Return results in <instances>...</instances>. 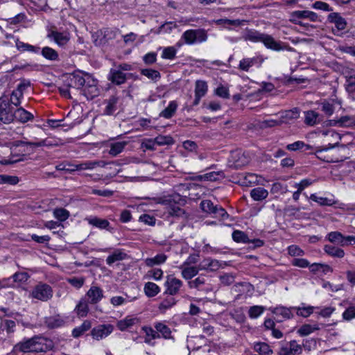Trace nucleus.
I'll return each mask as SVG.
<instances>
[{
    "instance_id": "11",
    "label": "nucleus",
    "mask_w": 355,
    "mask_h": 355,
    "mask_svg": "<svg viewBox=\"0 0 355 355\" xmlns=\"http://www.w3.org/2000/svg\"><path fill=\"white\" fill-rule=\"evenodd\" d=\"M34 349L35 352H46L51 350L53 347V342L47 338L42 336H34Z\"/></svg>"
},
{
    "instance_id": "9",
    "label": "nucleus",
    "mask_w": 355,
    "mask_h": 355,
    "mask_svg": "<svg viewBox=\"0 0 355 355\" xmlns=\"http://www.w3.org/2000/svg\"><path fill=\"white\" fill-rule=\"evenodd\" d=\"M30 86V82L28 80L21 81L17 87L16 89L13 90L10 98V104L16 107L19 106L21 103V100L24 96V92Z\"/></svg>"
},
{
    "instance_id": "32",
    "label": "nucleus",
    "mask_w": 355,
    "mask_h": 355,
    "mask_svg": "<svg viewBox=\"0 0 355 355\" xmlns=\"http://www.w3.org/2000/svg\"><path fill=\"white\" fill-rule=\"evenodd\" d=\"M320 121V115L313 110H309L304 112V123L310 126H313Z\"/></svg>"
},
{
    "instance_id": "50",
    "label": "nucleus",
    "mask_w": 355,
    "mask_h": 355,
    "mask_svg": "<svg viewBox=\"0 0 355 355\" xmlns=\"http://www.w3.org/2000/svg\"><path fill=\"white\" fill-rule=\"evenodd\" d=\"M232 239L235 242L250 243L251 239H250L246 234L240 230H235L232 232Z\"/></svg>"
},
{
    "instance_id": "39",
    "label": "nucleus",
    "mask_w": 355,
    "mask_h": 355,
    "mask_svg": "<svg viewBox=\"0 0 355 355\" xmlns=\"http://www.w3.org/2000/svg\"><path fill=\"white\" fill-rule=\"evenodd\" d=\"M178 103L175 101H170L168 105L161 112L159 116L165 119L171 118L175 113L178 108Z\"/></svg>"
},
{
    "instance_id": "43",
    "label": "nucleus",
    "mask_w": 355,
    "mask_h": 355,
    "mask_svg": "<svg viewBox=\"0 0 355 355\" xmlns=\"http://www.w3.org/2000/svg\"><path fill=\"white\" fill-rule=\"evenodd\" d=\"M41 54L44 58L51 61L58 60L59 58L58 53L49 46L43 47L41 50Z\"/></svg>"
},
{
    "instance_id": "24",
    "label": "nucleus",
    "mask_w": 355,
    "mask_h": 355,
    "mask_svg": "<svg viewBox=\"0 0 355 355\" xmlns=\"http://www.w3.org/2000/svg\"><path fill=\"white\" fill-rule=\"evenodd\" d=\"M329 19L330 22L334 24V27H332V30L335 33L336 31L340 32L346 28L347 24L345 20L336 13L330 14Z\"/></svg>"
},
{
    "instance_id": "10",
    "label": "nucleus",
    "mask_w": 355,
    "mask_h": 355,
    "mask_svg": "<svg viewBox=\"0 0 355 355\" xmlns=\"http://www.w3.org/2000/svg\"><path fill=\"white\" fill-rule=\"evenodd\" d=\"M166 287L165 293L169 295H177L183 286V282L173 275L166 276L164 283Z\"/></svg>"
},
{
    "instance_id": "38",
    "label": "nucleus",
    "mask_w": 355,
    "mask_h": 355,
    "mask_svg": "<svg viewBox=\"0 0 355 355\" xmlns=\"http://www.w3.org/2000/svg\"><path fill=\"white\" fill-rule=\"evenodd\" d=\"M253 349L255 352L263 355H271L273 353L269 345L263 342L254 343Z\"/></svg>"
},
{
    "instance_id": "36",
    "label": "nucleus",
    "mask_w": 355,
    "mask_h": 355,
    "mask_svg": "<svg viewBox=\"0 0 355 355\" xmlns=\"http://www.w3.org/2000/svg\"><path fill=\"white\" fill-rule=\"evenodd\" d=\"M320 329V327L319 324H304L302 326H301L298 330L297 334L300 335L301 336H308L315 331Z\"/></svg>"
},
{
    "instance_id": "61",
    "label": "nucleus",
    "mask_w": 355,
    "mask_h": 355,
    "mask_svg": "<svg viewBox=\"0 0 355 355\" xmlns=\"http://www.w3.org/2000/svg\"><path fill=\"white\" fill-rule=\"evenodd\" d=\"M19 182V178L17 176L8 175H0V184L15 185Z\"/></svg>"
},
{
    "instance_id": "60",
    "label": "nucleus",
    "mask_w": 355,
    "mask_h": 355,
    "mask_svg": "<svg viewBox=\"0 0 355 355\" xmlns=\"http://www.w3.org/2000/svg\"><path fill=\"white\" fill-rule=\"evenodd\" d=\"M163 271L160 268H155L150 270L147 272L146 277L148 279H153L155 281H159L163 277Z\"/></svg>"
},
{
    "instance_id": "27",
    "label": "nucleus",
    "mask_w": 355,
    "mask_h": 355,
    "mask_svg": "<svg viewBox=\"0 0 355 355\" xmlns=\"http://www.w3.org/2000/svg\"><path fill=\"white\" fill-rule=\"evenodd\" d=\"M207 340L203 336L191 337L187 340V347L191 350H198L202 346L205 345Z\"/></svg>"
},
{
    "instance_id": "17",
    "label": "nucleus",
    "mask_w": 355,
    "mask_h": 355,
    "mask_svg": "<svg viewBox=\"0 0 355 355\" xmlns=\"http://www.w3.org/2000/svg\"><path fill=\"white\" fill-rule=\"evenodd\" d=\"M47 37L55 42L59 46H64L70 40L69 34L67 32H58L55 30H51L47 34Z\"/></svg>"
},
{
    "instance_id": "48",
    "label": "nucleus",
    "mask_w": 355,
    "mask_h": 355,
    "mask_svg": "<svg viewBox=\"0 0 355 355\" xmlns=\"http://www.w3.org/2000/svg\"><path fill=\"white\" fill-rule=\"evenodd\" d=\"M141 73L155 82H157L161 78L160 73L153 69H143L141 70Z\"/></svg>"
},
{
    "instance_id": "59",
    "label": "nucleus",
    "mask_w": 355,
    "mask_h": 355,
    "mask_svg": "<svg viewBox=\"0 0 355 355\" xmlns=\"http://www.w3.org/2000/svg\"><path fill=\"white\" fill-rule=\"evenodd\" d=\"M200 206L204 212L213 214L217 205H214L210 200H204L201 201Z\"/></svg>"
},
{
    "instance_id": "62",
    "label": "nucleus",
    "mask_w": 355,
    "mask_h": 355,
    "mask_svg": "<svg viewBox=\"0 0 355 355\" xmlns=\"http://www.w3.org/2000/svg\"><path fill=\"white\" fill-rule=\"evenodd\" d=\"M70 82L71 83L69 85L71 87L80 88L85 85V80L82 76L77 74L72 76L70 78Z\"/></svg>"
},
{
    "instance_id": "29",
    "label": "nucleus",
    "mask_w": 355,
    "mask_h": 355,
    "mask_svg": "<svg viewBox=\"0 0 355 355\" xmlns=\"http://www.w3.org/2000/svg\"><path fill=\"white\" fill-rule=\"evenodd\" d=\"M154 327L160 335V338L162 337L164 339L173 338L171 329L164 322H156L154 324Z\"/></svg>"
},
{
    "instance_id": "30",
    "label": "nucleus",
    "mask_w": 355,
    "mask_h": 355,
    "mask_svg": "<svg viewBox=\"0 0 355 355\" xmlns=\"http://www.w3.org/2000/svg\"><path fill=\"white\" fill-rule=\"evenodd\" d=\"M324 251L328 255L336 257V258H343L345 257V251L340 248L331 245H325L324 246Z\"/></svg>"
},
{
    "instance_id": "21",
    "label": "nucleus",
    "mask_w": 355,
    "mask_h": 355,
    "mask_svg": "<svg viewBox=\"0 0 355 355\" xmlns=\"http://www.w3.org/2000/svg\"><path fill=\"white\" fill-rule=\"evenodd\" d=\"M180 269H181V275L182 278L186 280H191L198 274L200 270H201L199 265L198 266H194L182 264L180 266Z\"/></svg>"
},
{
    "instance_id": "34",
    "label": "nucleus",
    "mask_w": 355,
    "mask_h": 355,
    "mask_svg": "<svg viewBox=\"0 0 355 355\" xmlns=\"http://www.w3.org/2000/svg\"><path fill=\"white\" fill-rule=\"evenodd\" d=\"M15 46L17 50L21 52L28 51L35 53H38L40 50V48L39 46H35L28 43H24L20 41L19 39L16 40Z\"/></svg>"
},
{
    "instance_id": "40",
    "label": "nucleus",
    "mask_w": 355,
    "mask_h": 355,
    "mask_svg": "<svg viewBox=\"0 0 355 355\" xmlns=\"http://www.w3.org/2000/svg\"><path fill=\"white\" fill-rule=\"evenodd\" d=\"M144 290L145 294L149 297H155L160 292V288L151 282L145 284Z\"/></svg>"
},
{
    "instance_id": "49",
    "label": "nucleus",
    "mask_w": 355,
    "mask_h": 355,
    "mask_svg": "<svg viewBox=\"0 0 355 355\" xmlns=\"http://www.w3.org/2000/svg\"><path fill=\"white\" fill-rule=\"evenodd\" d=\"M326 238L329 242L332 243L338 244L340 246L342 245L343 234H342L340 232H331L327 235Z\"/></svg>"
},
{
    "instance_id": "14",
    "label": "nucleus",
    "mask_w": 355,
    "mask_h": 355,
    "mask_svg": "<svg viewBox=\"0 0 355 355\" xmlns=\"http://www.w3.org/2000/svg\"><path fill=\"white\" fill-rule=\"evenodd\" d=\"M264 60L265 58L261 55H258L252 58H243L239 62V68L242 71H248L250 68L252 66L261 67Z\"/></svg>"
},
{
    "instance_id": "64",
    "label": "nucleus",
    "mask_w": 355,
    "mask_h": 355,
    "mask_svg": "<svg viewBox=\"0 0 355 355\" xmlns=\"http://www.w3.org/2000/svg\"><path fill=\"white\" fill-rule=\"evenodd\" d=\"M288 343L291 355H300L302 353V346L296 340H291Z\"/></svg>"
},
{
    "instance_id": "42",
    "label": "nucleus",
    "mask_w": 355,
    "mask_h": 355,
    "mask_svg": "<svg viewBox=\"0 0 355 355\" xmlns=\"http://www.w3.org/2000/svg\"><path fill=\"white\" fill-rule=\"evenodd\" d=\"M250 196L253 200L260 201L268 197V192L263 187H257L250 191Z\"/></svg>"
},
{
    "instance_id": "54",
    "label": "nucleus",
    "mask_w": 355,
    "mask_h": 355,
    "mask_svg": "<svg viewBox=\"0 0 355 355\" xmlns=\"http://www.w3.org/2000/svg\"><path fill=\"white\" fill-rule=\"evenodd\" d=\"M1 327L3 331L11 334L15 331L16 322L12 320L5 319L1 321Z\"/></svg>"
},
{
    "instance_id": "4",
    "label": "nucleus",
    "mask_w": 355,
    "mask_h": 355,
    "mask_svg": "<svg viewBox=\"0 0 355 355\" xmlns=\"http://www.w3.org/2000/svg\"><path fill=\"white\" fill-rule=\"evenodd\" d=\"M308 19L310 21H316L318 15L310 10H295L290 13L289 21L297 25L305 26L306 24L303 23V20Z\"/></svg>"
},
{
    "instance_id": "19",
    "label": "nucleus",
    "mask_w": 355,
    "mask_h": 355,
    "mask_svg": "<svg viewBox=\"0 0 355 355\" xmlns=\"http://www.w3.org/2000/svg\"><path fill=\"white\" fill-rule=\"evenodd\" d=\"M322 136L324 138V141L328 142V146L330 144L334 145V148L338 146L339 141L341 139V135L334 130H322Z\"/></svg>"
},
{
    "instance_id": "47",
    "label": "nucleus",
    "mask_w": 355,
    "mask_h": 355,
    "mask_svg": "<svg viewBox=\"0 0 355 355\" xmlns=\"http://www.w3.org/2000/svg\"><path fill=\"white\" fill-rule=\"evenodd\" d=\"M127 144V141H117L111 144L110 149L109 151L110 155L112 156H116L123 150Z\"/></svg>"
},
{
    "instance_id": "58",
    "label": "nucleus",
    "mask_w": 355,
    "mask_h": 355,
    "mask_svg": "<svg viewBox=\"0 0 355 355\" xmlns=\"http://www.w3.org/2000/svg\"><path fill=\"white\" fill-rule=\"evenodd\" d=\"M265 307L263 306H252L248 310V315L250 318L254 319L260 316L264 311Z\"/></svg>"
},
{
    "instance_id": "55",
    "label": "nucleus",
    "mask_w": 355,
    "mask_h": 355,
    "mask_svg": "<svg viewBox=\"0 0 355 355\" xmlns=\"http://www.w3.org/2000/svg\"><path fill=\"white\" fill-rule=\"evenodd\" d=\"M345 88L349 95L354 94L355 92V76H346Z\"/></svg>"
},
{
    "instance_id": "8",
    "label": "nucleus",
    "mask_w": 355,
    "mask_h": 355,
    "mask_svg": "<svg viewBox=\"0 0 355 355\" xmlns=\"http://www.w3.org/2000/svg\"><path fill=\"white\" fill-rule=\"evenodd\" d=\"M114 329L111 324H99L92 329L90 334L94 340H101L110 335Z\"/></svg>"
},
{
    "instance_id": "2",
    "label": "nucleus",
    "mask_w": 355,
    "mask_h": 355,
    "mask_svg": "<svg viewBox=\"0 0 355 355\" xmlns=\"http://www.w3.org/2000/svg\"><path fill=\"white\" fill-rule=\"evenodd\" d=\"M53 289L46 283L40 282L30 292L29 296L42 302H47L53 297Z\"/></svg>"
},
{
    "instance_id": "52",
    "label": "nucleus",
    "mask_w": 355,
    "mask_h": 355,
    "mask_svg": "<svg viewBox=\"0 0 355 355\" xmlns=\"http://www.w3.org/2000/svg\"><path fill=\"white\" fill-rule=\"evenodd\" d=\"M75 311L79 317H85L89 311V306L87 302L82 300L76 305Z\"/></svg>"
},
{
    "instance_id": "7",
    "label": "nucleus",
    "mask_w": 355,
    "mask_h": 355,
    "mask_svg": "<svg viewBox=\"0 0 355 355\" xmlns=\"http://www.w3.org/2000/svg\"><path fill=\"white\" fill-rule=\"evenodd\" d=\"M15 110L6 99L0 98V120L4 123H10L13 121Z\"/></svg>"
},
{
    "instance_id": "25",
    "label": "nucleus",
    "mask_w": 355,
    "mask_h": 355,
    "mask_svg": "<svg viewBox=\"0 0 355 355\" xmlns=\"http://www.w3.org/2000/svg\"><path fill=\"white\" fill-rule=\"evenodd\" d=\"M86 220L93 227L101 230H107L110 231V223L106 219L101 218L96 216H90L87 218Z\"/></svg>"
},
{
    "instance_id": "20",
    "label": "nucleus",
    "mask_w": 355,
    "mask_h": 355,
    "mask_svg": "<svg viewBox=\"0 0 355 355\" xmlns=\"http://www.w3.org/2000/svg\"><path fill=\"white\" fill-rule=\"evenodd\" d=\"M34 340L33 337L28 339H24L19 343L16 344L13 347L15 352H35L34 349Z\"/></svg>"
},
{
    "instance_id": "41",
    "label": "nucleus",
    "mask_w": 355,
    "mask_h": 355,
    "mask_svg": "<svg viewBox=\"0 0 355 355\" xmlns=\"http://www.w3.org/2000/svg\"><path fill=\"white\" fill-rule=\"evenodd\" d=\"M173 296H167L159 303L158 309L162 313H165L166 310L172 308L176 304V300Z\"/></svg>"
},
{
    "instance_id": "56",
    "label": "nucleus",
    "mask_w": 355,
    "mask_h": 355,
    "mask_svg": "<svg viewBox=\"0 0 355 355\" xmlns=\"http://www.w3.org/2000/svg\"><path fill=\"white\" fill-rule=\"evenodd\" d=\"M300 116V111L297 108L285 111L282 117L284 122H288L289 120L297 119Z\"/></svg>"
},
{
    "instance_id": "22",
    "label": "nucleus",
    "mask_w": 355,
    "mask_h": 355,
    "mask_svg": "<svg viewBox=\"0 0 355 355\" xmlns=\"http://www.w3.org/2000/svg\"><path fill=\"white\" fill-rule=\"evenodd\" d=\"M87 296L89 298V302L95 304L99 302L103 297V291L100 287L92 286L87 291Z\"/></svg>"
},
{
    "instance_id": "33",
    "label": "nucleus",
    "mask_w": 355,
    "mask_h": 355,
    "mask_svg": "<svg viewBox=\"0 0 355 355\" xmlns=\"http://www.w3.org/2000/svg\"><path fill=\"white\" fill-rule=\"evenodd\" d=\"M167 259V256L165 254H158L154 257L146 258L144 260V263L148 267H153L165 263Z\"/></svg>"
},
{
    "instance_id": "26",
    "label": "nucleus",
    "mask_w": 355,
    "mask_h": 355,
    "mask_svg": "<svg viewBox=\"0 0 355 355\" xmlns=\"http://www.w3.org/2000/svg\"><path fill=\"white\" fill-rule=\"evenodd\" d=\"M45 323L49 328H58L65 324L66 319L60 315H55L46 318L45 320Z\"/></svg>"
},
{
    "instance_id": "44",
    "label": "nucleus",
    "mask_w": 355,
    "mask_h": 355,
    "mask_svg": "<svg viewBox=\"0 0 355 355\" xmlns=\"http://www.w3.org/2000/svg\"><path fill=\"white\" fill-rule=\"evenodd\" d=\"M293 310L296 311V313L299 316H302L303 318H307L311 315L315 309H318V307H315L313 306H293Z\"/></svg>"
},
{
    "instance_id": "51",
    "label": "nucleus",
    "mask_w": 355,
    "mask_h": 355,
    "mask_svg": "<svg viewBox=\"0 0 355 355\" xmlns=\"http://www.w3.org/2000/svg\"><path fill=\"white\" fill-rule=\"evenodd\" d=\"M207 85L205 81L197 80L195 85V96H204L207 92Z\"/></svg>"
},
{
    "instance_id": "37",
    "label": "nucleus",
    "mask_w": 355,
    "mask_h": 355,
    "mask_svg": "<svg viewBox=\"0 0 355 355\" xmlns=\"http://www.w3.org/2000/svg\"><path fill=\"white\" fill-rule=\"evenodd\" d=\"M126 257L127 254L122 250L117 249L107 257L106 263L107 265L110 266L117 261L125 259Z\"/></svg>"
},
{
    "instance_id": "63",
    "label": "nucleus",
    "mask_w": 355,
    "mask_h": 355,
    "mask_svg": "<svg viewBox=\"0 0 355 355\" xmlns=\"http://www.w3.org/2000/svg\"><path fill=\"white\" fill-rule=\"evenodd\" d=\"M177 49L174 46H168L163 49L162 58L163 59L173 60L175 58Z\"/></svg>"
},
{
    "instance_id": "16",
    "label": "nucleus",
    "mask_w": 355,
    "mask_h": 355,
    "mask_svg": "<svg viewBox=\"0 0 355 355\" xmlns=\"http://www.w3.org/2000/svg\"><path fill=\"white\" fill-rule=\"evenodd\" d=\"M106 163L103 161H87L80 164H69V166H74V168H67L70 171L92 170L96 166L105 167Z\"/></svg>"
},
{
    "instance_id": "35",
    "label": "nucleus",
    "mask_w": 355,
    "mask_h": 355,
    "mask_svg": "<svg viewBox=\"0 0 355 355\" xmlns=\"http://www.w3.org/2000/svg\"><path fill=\"white\" fill-rule=\"evenodd\" d=\"M92 327V323L89 320H85L81 325L75 327L72 330V336L75 338H79L84 334L86 331L90 329Z\"/></svg>"
},
{
    "instance_id": "6",
    "label": "nucleus",
    "mask_w": 355,
    "mask_h": 355,
    "mask_svg": "<svg viewBox=\"0 0 355 355\" xmlns=\"http://www.w3.org/2000/svg\"><path fill=\"white\" fill-rule=\"evenodd\" d=\"M349 150L346 148L345 145H342L340 148L335 149H332L331 150V157H324L320 155V157L322 159V161L329 162V163H336L339 162H343L347 159L349 157Z\"/></svg>"
},
{
    "instance_id": "46",
    "label": "nucleus",
    "mask_w": 355,
    "mask_h": 355,
    "mask_svg": "<svg viewBox=\"0 0 355 355\" xmlns=\"http://www.w3.org/2000/svg\"><path fill=\"white\" fill-rule=\"evenodd\" d=\"M118 103V98L115 96H111L107 101V105L105 108L104 112L105 114L111 115L116 110V104Z\"/></svg>"
},
{
    "instance_id": "3",
    "label": "nucleus",
    "mask_w": 355,
    "mask_h": 355,
    "mask_svg": "<svg viewBox=\"0 0 355 355\" xmlns=\"http://www.w3.org/2000/svg\"><path fill=\"white\" fill-rule=\"evenodd\" d=\"M207 33L204 29L187 30L182 35V39L189 45L204 42L207 41Z\"/></svg>"
},
{
    "instance_id": "23",
    "label": "nucleus",
    "mask_w": 355,
    "mask_h": 355,
    "mask_svg": "<svg viewBox=\"0 0 355 355\" xmlns=\"http://www.w3.org/2000/svg\"><path fill=\"white\" fill-rule=\"evenodd\" d=\"M33 118V114L22 107L15 108V113L13 114V121L15 120L21 123L32 121Z\"/></svg>"
},
{
    "instance_id": "28",
    "label": "nucleus",
    "mask_w": 355,
    "mask_h": 355,
    "mask_svg": "<svg viewBox=\"0 0 355 355\" xmlns=\"http://www.w3.org/2000/svg\"><path fill=\"white\" fill-rule=\"evenodd\" d=\"M248 22V21L245 20V19H229L227 18L219 19L216 20V21H215V23L217 25L223 26L225 28H229V29H230V28L227 27V25L233 26L235 27H239V26H244Z\"/></svg>"
},
{
    "instance_id": "57",
    "label": "nucleus",
    "mask_w": 355,
    "mask_h": 355,
    "mask_svg": "<svg viewBox=\"0 0 355 355\" xmlns=\"http://www.w3.org/2000/svg\"><path fill=\"white\" fill-rule=\"evenodd\" d=\"M355 125V119L353 116H343L338 119V127L349 128Z\"/></svg>"
},
{
    "instance_id": "18",
    "label": "nucleus",
    "mask_w": 355,
    "mask_h": 355,
    "mask_svg": "<svg viewBox=\"0 0 355 355\" xmlns=\"http://www.w3.org/2000/svg\"><path fill=\"white\" fill-rule=\"evenodd\" d=\"M128 78V74L120 71L115 66L110 69L107 76V79L113 84L121 85L125 83Z\"/></svg>"
},
{
    "instance_id": "45",
    "label": "nucleus",
    "mask_w": 355,
    "mask_h": 355,
    "mask_svg": "<svg viewBox=\"0 0 355 355\" xmlns=\"http://www.w3.org/2000/svg\"><path fill=\"white\" fill-rule=\"evenodd\" d=\"M310 198L313 201L316 202L317 203L322 206H332L338 203V202L334 199H330L324 197H318L315 194H311Z\"/></svg>"
},
{
    "instance_id": "13",
    "label": "nucleus",
    "mask_w": 355,
    "mask_h": 355,
    "mask_svg": "<svg viewBox=\"0 0 355 355\" xmlns=\"http://www.w3.org/2000/svg\"><path fill=\"white\" fill-rule=\"evenodd\" d=\"M140 323L141 319L139 318L134 315H130L119 320L116 322V327L119 330L123 331L131 329L139 325Z\"/></svg>"
},
{
    "instance_id": "15",
    "label": "nucleus",
    "mask_w": 355,
    "mask_h": 355,
    "mask_svg": "<svg viewBox=\"0 0 355 355\" xmlns=\"http://www.w3.org/2000/svg\"><path fill=\"white\" fill-rule=\"evenodd\" d=\"M269 310L276 315L277 321L279 322L293 318V313L292 312L293 310V307L288 308L284 306H278L276 307H270Z\"/></svg>"
},
{
    "instance_id": "1",
    "label": "nucleus",
    "mask_w": 355,
    "mask_h": 355,
    "mask_svg": "<svg viewBox=\"0 0 355 355\" xmlns=\"http://www.w3.org/2000/svg\"><path fill=\"white\" fill-rule=\"evenodd\" d=\"M245 41L253 43H262L266 48L276 51L285 49L280 42L276 41L274 37L268 34L261 33L254 29H246L243 35Z\"/></svg>"
},
{
    "instance_id": "53",
    "label": "nucleus",
    "mask_w": 355,
    "mask_h": 355,
    "mask_svg": "<svg viewBox=\"0 0 355 355\" xmlns=\"http://www.w3.org/2000/svg\"><path fill=\"white\" fill-rule=\"evenodd\" d=\"M334 145L330 144L328 146H321L317 148L315 154L318 159L322 160L320 155L326 157H331V150L334 149Z\"/></svg>"
},
{
    "instance_id": "5",
    "label": "nucleus",
    "mask_w": 355,
    "mask_h": 355,
    "mask_svg": "<svg viewBox=\"0 0 355 355\" xmlns=\"http://www.w3.org/2000/svg\"><path fill=\"white\" fill-rule=\"evenodd\" d=\"M180 199V196L178 194L170 195L158 198L157 202L159 204L169 206L168 213L171 216H179L184 214L183 210L175 205L177 200Z\"/></svg>"
},
{
    "instance_id": "12",
    "label": "nucleus",
    "mask_w": 355,
    "mask_h": 355,
    "mask_svg": "<svg viewBox=\"0 0 355 355\" xmlns=\"http://www.w3.org/2000/svg\"><path fill=\"white\" fill-rule=\"evenodd\" d=\"M201 270L215 272L226 266L225 262H221L211 257L205 258L199 264Z\"/></svg>"
},
{
    "instance_id": "31",
    "label": "nucleus",
    "mask_w": 355,
    "mask_h": 355,
    "mask_svg": "<svg viewBox=\"0 0 355 355\" xmlns=\"http://www.w3.org/2000/svg\"><path fill=\"white\" fill-rule=\"evenodd\" d=\"M142 331L145 333L144 342L147 344L152 345L153 340L160 338V335L157 332V330H154L151 327L144 326L142 327Z\"/></svg>"
}]
</instances>
